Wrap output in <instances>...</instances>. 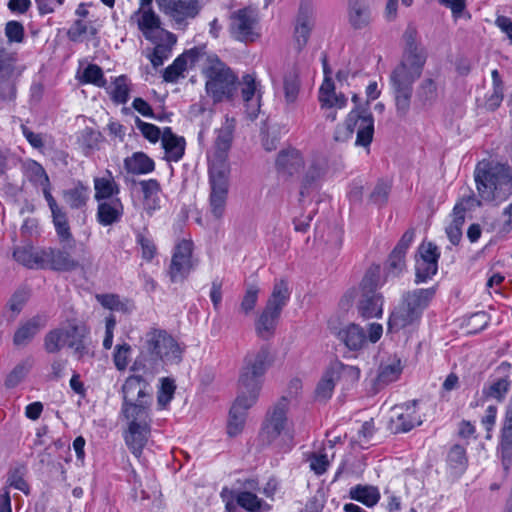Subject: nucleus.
<instances>
[{
    "label": "nucleus",
    "instance_id": "nucleus-1",
    "mask_svg": "<svg viewBox=\"0 0 512 512\" xmlns=\"http://www.w3.org/2000/svg\"><path fill=\"white\" fill-rule=\"evenodd\" d=\"M271 362L270 349L266 345L245 357V365L239 376L238 396L229 411L227 434L230 437L238 436L243 431L247 411L258 399L263 377Z\"/></svg>",
    "mask_w": 512,
    "mask_h": 512
},
{
    "label": "nucleus",
    "instance_id": "nucleus-2",
    "mask_svg": "<svg viewBox=\"0 0 512 512\" xmlns=\"http://www.w3.org/2000/svg\"><path fill=\"white\" fill-rule=\"evenodd\" d=\"M474 178L486 203L499 204L512 195V168L507 164L483 160L476 165Z\"/></svg>",
    "mask_w": 512,
    "mask_h": 512
},
{
    "label": "nucleus",
    "instance_id": "nucleus-3",
    "mask_svg": "<svg viewBox=\"0 0 512 512\" xmlns=\"http://www.w3.org/2000/svg\"><path fill=\"white\" fill-rule=\"evenodd\" d=\"M437 292V285L407 291L391 312L388 320V332H398L419 323L424 310L429 306Z\"/></svg>",
    "mask_w": 512,
    "mask_h": 512
},
{
    "label": "nucleus",
    "instance_id": "nucleus-4",
    "mask_svg": "<svg viewBox=\"0 0 512 512\" xmlns=\"http://www.w3.org/2000/svg\"><path fill=\"white\" fill-rule=\"evenodd\" d=\"M357 129L355 144L357 146L369 147L374 135V117L369 108V100L365 105H357L347 115L344 125H338L334 132V140L345 141L352 137Z\"/></svg>",
    "mask_w": 512,
    "mask_h": 512
},
{
    "label": "nucleus",
    "instance_id": "nucleus-5",
    "mask_svg": "<svg viewBox=\"0 0 512 512\" xmlns=\"http://www.w3.org/2000/svg\"><path fill=\"white\" fill-rule=\"evenodd\" d=\"M382 286L380 266H371L364 274L360 285L357 311L363 319L380 318L383 314V295L378 292Z\"/></svg>",
    "mask_w": 512,
    "mask_h": 512
},
{
    "label": "nucleus",
    "instance_id": "nucleus-6",
    "mask_svg": "<svg viewBox=\"0 0 512 512\" xmlns=\"http://www.w3.org/2000/svg\"><path fill=\"white\" fill-rule=\"evenodd\" d=\"M203 74L206 78L207 95L214 103L234 99L240 82L237 73L230 66H205Z\"/></svg>",
    "mask_w": 512,
    "mask_h": 512
},
{
    "label": "nucleus",
    "instance_id": "nucleus-7",
    "mask_svg": "<svg viewBox=\"0 0 512 512\" xmlns=\"http://www.w3.org/2000/svg\"><path fill=\"white\" fill-rule=\"evenodd\" d=\"M149 353L165 364H179L184 348L165 330L153 329L146 334Z\"/></svg>",
    "mask_w": 512,
    "mask_h": 512
},
{
    "label": "nucleus",
    "instance_id": "nucleus-8",
    "mask_svg": "<svg viewBox=\"0 0 512 512\" xmlns=\"http://www.w3.org/2000/svg\"><path fill=\"white\" fill-rule=\"evenodd\" d=\"M229 31L231 36L241 42H254L260 37L259 15L256 9L247 6L230 15Z\"/></svg>",
    "mask_w": 512,
    "mask_h": 512
},
{
    "label": "nucleus",
    "instance_id": "nucleus-9",
    "mask_svg": "<svg viewBox=\"0 0 512 512\" xmlns=\"http://www.w3.org/2000/svg\"><path fill=\"white\" fill-rule=\"evenodd\" d=\"M287 409V399L282 398L275 404L273 409L268 412L260 434L263 441L270 444L282 434L290 440L293 438L292 433L288 429Z\"/></svg>",
    "mask_w": 512,
    "mask_h": 512
},
{
    "label": "nucleus",
    "instance_id": "nucleus-10",
    "mask_svg": "<svg viewBox=\"0 0 512 512\" xmlns=\"http://www.w3.org/2000/svg\"><path fill=\"white\" fill-rule=\"evenodd\" d=\"M159 9L178 29L187 27L201 11L200 0H156Z\"/></svg>",
    "mask_w": 512,
    "mask_h": 512
},
{
    "label": "nucleus",
    "instance_id": "nucleus-11",
    "mask_svg": "<svg viewBox=\"0 0 512 512\" xmlns=\"http://www.w3.org/2000/svg\"><path fill=\"white\" fill-rule=\"evenodd\" d=\"M192 252L193 243L190 240L184 239L175 246L168 270L171 282H183L195 268Z\"/></svg>",
    "mask_w": 512,
    "mask_h": 512
},
{
    "label": "nucleus",
    "instance_id": "nucleus-12",
    "mask_svg": "<svg viewBox=\"0 0 512 512\" xmlns=\"http://www.w3.org/2000/svg\"><path fill=\"white\" fill-rule=\"evenodd\" d=\"M439 258L440 251L434 243H422L419 246L415 262L416 284L426 283L437 274Z\"/></svg>",
    "mask_w": 512,
    "mask_h": 512
},
{
    "label": "nucleus",
    "instance_id": "nucleus-13",
    "mask_svg": "<svg viewBox=\"0 0 512 512\" xmlns=\"http://www.w3.org/2000/svg\"><path fill=\"white\" fill-rule=\"evenodd\" d=\"M65 330L66 346L73 350L78 360L84 361L86 358L94 356L89 336L90 330L85 324L71 322Z\"/></svg>",
    "mask_w": 512,
    "mask_h": 512
},
{
    "label": "nucleus",
    "instance_id": "nucleus-14",
    "mask_svg": "<svg viewBox=\"0 0 512 512\" xmlns=\"http://www.w3.org/2000/svg\"><path fill=\"white\" fill-rule=\"evenodd\" d=\"M61 248H45V269L49 268L55 271H74L81 265L80 262L72 256L71 250L66 243H62Z\"/></svg>",
    "mask_w": 512,
    "mask_h": 512
},
{
    "label": "nucleus",
    "instance_id": "nucleus-15",
    "mask_svg": "<svg viewBox=\"0 0 512 512\" xmlns=\"http://www.w3.org/2000/svg\"><path fill=\"white\" fill-rule=\"evenodd\" d=\"M416 404L417 401L414 400L395 408V417L390 420V427L394 433H407L422 424L423 420L416 411Z\"/></svg>",
    "mask_w": 512,
    "mask_h": 512
},
{
    "label": "nucleus",
    "instance_id": "nucleus-16",
    "mask_svg": "<svg viewBox=\"0 0 512 512\" xmlns=\"http://www.w3.org/2000/svg\"><path fill=\"white\" fill-rule=\"evenodd\" d=\"M510 371L511 364L507 361L502 362L495 370L499 376L493 379L489 386L483 388V395L502 402L512 385Z\"/></svg>",
    "mask_w": 512,
    "mask_h": 512
},
{
    "label": "nucleus",
    "instance_id": "nucleus-17",
    "mask_svg": "<svg viewBox=\"0 0 512 512\" xmlns=\"http://www.w3.org/2000/svg\"><path fill=\"white\" fill-rule=\"evenodd\" d=\"M304 165L299 150L288 148L281 150L276 158V171L281 178L288 179L297 174Z\"/></svg>",
    "mask_w": 512,
    "mask_h": 512
},
{
    "label": "nucleus",
    "instance_id": "nucleus-18",
    "mask_svg": "<svg viewBox=\"0 0 512 512\" xmlns=\"http://www.w3.org/2000/svg\"><path fill=\"white\" fill-rule=\"evenodd\" d=\"M47 323L48 316L46 314H37L22 322L14 333L13 344L17 347L28 345L46 327Z\"/></svg>",
    "mask_w": 512,
    "mask_h": 512
},
{
    "label": "nucleus",
    "instance_id": "nucleus-19",
    "mask_svg": "<svg viewBox=\"0 0 512 512\" xmlns=\"http://www.w3.org/2000/svg\"><path fill=\"white\" fill-rule=\"evenodd\" d=\"M328 170V161L324 156H315L308 166L302 179L300 194L306 196L310 190L316 189L325 177Z\"/></svg>",
    "mask_w": 512,
    "mask_h": 512
},
{
    "label": "nucleus",
    "instance_id": "nucleus-20",
    "mask_svg": "<svg viewBox=\"0 0 512 512\" xmlns=\"http://www.w3.org/2000/svg\"><path fill=\"white\" fill-rule=\"evenodd\" d=\"M314 26L313 10L308 4H301L295 20L294 40L298 50L306 46Z\"/></svg>",
    "mask_w": 512,
    "mask_h": 512
},
{
    "label": "nucleus",
    "instance_id": "nucleus-21",
    "mask_svg": "<svg viewBox=\"0 0 512 512\" xmlns=\"http://www.w3.org/2000/svg\"><path fill=\"white\" fill-rule=\"evenodd\" d=\"M151 434V424L129 423L124 440L129 450L139 457Z\"/></svg>",
    "mask_w": 512,
    "mask_h": 512
},
{
    "label": "nucleus",
    "instance_id": "nucleus-22",
    "mask_svg": "<svg viewBox=\"0 0 512 512\" xmlns=\"http://www.w3.org/2000/svg\"><path fill=\"white\" fill-rule=\"evenodd\" d=\"M229 165L227 161H209L210 193L227 194L229 192Z\"/></svg>",
    "mask_w": 512,
    "mask_h": 512
},
{
    "label": "nucleus",
    "instance_id": "nucleus-23",
    "mask_svg": "<svg viewBox=\"0 0 512 512\" xmlns=\"http://www.w3.org/2000/svg\"><path fill=\"white\" fill-rule=\"evenodd\" d=\"M241 96L246 105L247 111L252 118H256L260 109V84L256 81L254 74H246L242 77Z\"/></svg>",
    "mask_w": 512,
    "mask_h": 512
},
{
    "label": "nucleus",
    "instance_id": "nucleus-24",
    "mask_svg": "<svg viewBox=\"0 0 512 512\" xmlns=\"http://www.w3.org/2000/svg\"><path fill=\"white\" fill-rule=\"evenodd\" d=\"M171 64H223L219 57L210 52L207 44L186 49Z\"/></svg>",
    "mask_w": 512,
    "mask_h": 512
},
{
    "label": "nucleus",
    "instance_id": "nucleus-25",
    "mask_svg": "<svg viewBox=\"0 0 512 512\" xmlns=\"http://www.w3.org/2000/svg\"><path fill=\"white\" fill-rule=\"evenodd\" d=\"M335 335L350 351H359L367 344V335L364 329L355 323L340 328Z\"/></svg>",
    "mask_w": 512,
    "mask_h": 512
},
{
    "label": "nucleus",
    "instance_id": "nucleus-26",
    "mask_svg": "<svg viewBox=\"0 0 512 512\" xmlns=\"http://www.w3.org/2000/svg\"><path fill=\"white\" fill-rule=\"evenodd\" d=\"M45 248L25 245L14 249L13 257L21 265L29 269H45Z\"/></svg>",
    "mask_w": 512,
    "mask_h": 512
},
{
    "label": "nucleus",
    "instance_id": "nucleus-27",
    "mask_svg": "<svg viewBox=\"0 0 512 512\" xmlns=\"http://www.w3.org/2000/svg\"><path fill=\"white\" fill-rule=\"evenodd\" d=\"M161 142L167 161L178 162L183 158L186 147L184 137L177 136L170 127H165L162 132Z\"/></svg>",
    "mask_w": 512,
    "mask_h": 512
},
{
    "label": "nucleus",
    "instance_id": "nucleus-28",
    "mask_svg": "<svg viewBox=\"0 0 512 512\" xmlns=\"http://www.w3.org/2000/svg\"><path fill=\"white\" fill-rule=\"evenodd\" d=\"M130 22L135 23L146 39L161 27L160 16L154 9L136 10L130 16Z\"/></svg>",
    "mask_w": 512,
    "mask_h": 512
},
{
    "label": "nucleus",
    "instance_id": "nucleus-29",
    "mask_svg": "<svg viewBox=\"0 0 512 512\" xmlns=\"http://www.w3.org/2000/svg\"><path fill=\"white\" fill-rule=\"evenodd\" d=\"M151 400L140 399L139 402L122 404L121 412L129 423L151 424Z\"/></svg>",
    "mask_w": 512,
    "mask_h": 512
},
{
    "label": "nucleus",
    "instance_id": "nucleus-30",
    "mask_svg": "<svg viewBox=\"0 0 512 512\" xmlns=\"http://www.w3.org/2000/svg\"><path fill=\"white\" fill-rule=\"evenodd\" d=\"M147 383L142 376H129L123 386V404L139 402L140 399L151 400V396L146 392Z\"/></svg>",
    "mask_w": 512,
    "mask_h": 512
},
{
    "label": "nucleus",
    "instance_id": "nucleus-31",
    "mask_svg": "<svg viewBox=\"0 0 512 512\" xmlns=\"http://www.w3.org/2000/svg\"><path fill=\"white\" fill-rule=\"evenodd\" d=\"M422 74V66H396L391 74L393 90L412 91V85Z\"/></svg>",
    "mask_w": 512,
    "mask_h": 512
},
{
    "label": "nucleus",
    "instance_id": "nucleus-32",
    "mask_svg": "<svg viewBox=\"0 0 512 512\" xmlns=\"http://www.w3.org/2000/svg\"><path fill=\"white\" fill-rule=\"evenodd\" d=\"M124 169L127 174L145 175L155 170V162L144 152H134L124 159Z\"/></svg>",
    "mask_w": 512,
    "mask_h": 512
},
{
    "label": "nucleus",
    "instance_id": "nucleus-33",
    "mask_svg": "<svg viewBox=\"0 0 512 512\" xmlns=\"http://www.w3.org/2000/svg\"><path fill=\"white\" fill-rule=\"evenodd\" d=\"M95 199L97 201L107 200L120 193V187L116 183L112 172L108 169L103 176L94 178Z\"/></svg>",
    "mask_w": 512,
    "mask_h": 512
},
{
    "label": "nucleus",
    "instance_id": "nucleus-34",
    "mask_svg": "<svg viewBox=\"0 0 512 512\" xmlns=\"http://www.w3.org/2000/svg\"><path fill=\"white\" fill-rule=\"evenodd\" d=\"M123 205L120 199L110 202H100L97 207V221L102 226H110L121 220Z\"/></svg>",
    "mask_w": 512,
    "mask_h": 512
},
{
    "label": "nucleus",
    "instance_id": "nucleus-35",
    "mask_svg": "<svg viewBox=\"0 0 512 512\" xmlns=\"http://www.w3.org/2000/svg\"><path fill=\"white\" fill-rule=\"evenodd\" d=\"M348 19L351 26L357 30L366 28L370 24L371 13L364 0H349Z\"/></svg>",
    "mask_w": 512,
    "mask_h": 512
},
{
    "label": "nucleus",
    "instance_id": "nucleus-36",
    "mask_svg": "<svg viewBox=\"0 0 512 512\" xmlns=\"http://www.w3.org/2000/svg\"><path fill=\"white\" fill-rule=\"evenodd\" d=\"M290 296L291 289L288 282L284 279L276 280L265 307L281 314L283 308L288 304Z\"/></svg>",
    "mask_w": 512,
    "mask_h": 512
},
{
    "label": "nucleus",
    "instance_id": "nucleus-37",
    "mask_svg": "<svg viewBox=\"0 0 512 512\" xmlns=\"http://www.w3.org/2000/svg\"><path fill=\"white\" fill-rule=\"evenodd\" d=\"M280 315V313L264 307L255 323L257 335L262 339L271 338L275 333L277 321Z\"/></svg>",
    "mask_w": 512,
    "mask_h": 512
},
{
    "label": "nucleus",
    "instance_id": "nucleus-38",
    "mask_svg": "<svg viewBox=\"0 0 512 512\" xmlns=\"http://www.w3.org/2000/svg\"><path fill=\"white\" fill-rule=\"evenodd\" d=\"M90 188L78 181L72 188L63 191V198L71 209H84L90 198Z\"/></svg>",
    "mask_w": 512,
    "mask_h": 512
},
{
    "label": "nucleus",
    "instance_id": "nucleus-39",
    "mask_svg": "<svg viewBox=\"0 0 512 512\" xmlns=\"http://www.w3.org/2000/svg\"><path fill=\"white\" fill-rule=\"evenodd\" d=\"M233 130V125L228 123L219 129L214 145L215 151L209 161H227V152L231 147Z\"/></svg>",
    "mask_w": 512,
    "mask_h": 512
},
{
    "label": "nucleus",
    "instance_id": "nucleus-40",
    "mask_svg": "<svg viewBox=\"0 0 512 512\" xmlns=\"http://www.w3.org/2000/svg\"><path fill=\"white\" fill-rule=\"evenodd\" d=\"M177 42L176 36L166 32L165 37L156 43L152 53L149 55L151 64H163L172 55V50Z\"/></svg>",
    "mask_w": 512,
    "mask_h": 512
},
{
    "label": "nucleus",
    "instance_id": "nucleus-41",
    "mask_svg": "<svg viewBox=\"0 0 512 512\" xmlns=\"http://www.w3.org/2000/svg\"><path fill=\"white\" fill-rule=\"evenodd\" d=\"M52 222L60 243H66L70 248H74L76 241L71 233L67 213L64 209L54 212Z\"/></svg>",
    "mask_w": 512,
    "mask_h": 512
},
{
    "label": "nucleus",
    "instance_id": "nucleus-42",
    "mask_svg": "<svg viewBox=\"0 0 512 512\" xmlns=\"http://www.w3.org/2000/svg\"><path fill=\"white\" fill-rule=\"evenodd\" d=\"M349 497L367 507H373L380 500V492L375 486L358 484L350 489Z\"/></svg>",
    "mask_w": 512,
    "mask_h": 512
},
{
    "label": "nucleus",
    "instance_id": "nucleus-43",
    "mask_svg": "<svg viewBox=\"0 0 512 512\" xmlns=\"http://www.w3.org/2000/svg\"><path fill=\"white\" fill-rule=\"evenodd\" d=\"M18 74L14 66H0V100L15 97V80Z\"/></svg>",
    "mask_w": 512,
    "mask_h": 512
},
{
    "label": "nucleus",
    "instance_id": "nucleus-44",
    "mask_svg": "<svg viewBox=\"0 0 512 512\" xmlns=\"http://www.w3.org/2000/svg\"><path fill=\"white\" fill-rule=\"evenodd\" d=\"M236 503L249 512H266L271 506L260 499L256 494L249 491H242L236 495Z\"/></svg>",
    "mask_w": 512,
    "mask_h": 512
},
{
    "label": "nucleus",
    "instance_id": "nucleus-45",
    "mask_svg": "<svg viewBox=\"0 0 512 512\" xmlns=\"http://www.w3.org/2000/svg\"><path fill=\"white\" fill-rule=\"evenodd\" d=\"M447 464L456 474H463L468 466L466 449L460 444H454L448 451Z\"/></svg>",
    "mask_w": 512,
    "mask_h": 512
},
{
    "label": "nucleus",
    "instance_id": "nucleus-46",
    "mask_svg": "<svg viewBox=\"0 0 512 512\" xmlns=\"http://www.w3.org/2000/svg\"><path fill=\"white\" fill-rule=\"evenodd\" d=\"M329 366L337 381L343 380L348 384H354L360 378V369L356 366L346 365L339 360L332 362Z\"/></svg>",
    "mask_w": 512,
    "mask_h": 512
},
{
    "label": "nucleus",
    "instance_id": "nucleus-47",
    "mask_svg": "<svg viewBox=\"0 0 512 512\" xmlns=\"http://www.w3.org/2000/svg\"><path fill=\"white\" fill-rule=\"evenodd\" d=\"M27 474V467L24 464H17L11 467L7 473V485L13 487L24 494H29L30 487L25 480Z\"/></svg>",
    "mask_w": 512,
    "mask_h": 512
},
{
    "label": "nucleus",
    "instance_id": "nucleus-48",
    "mask_svg": "<svg viewBox=\"0 0 512 512\" xmlns=\"http://www.w3.org/2000/svg\"><path fill=\"white\" fill-rule=\"evenodd\" d=\"M76 77L81 83L94 84L98 87H105L107 84L100 66L79 67Z\"/></svg>",
    "mask_w": 512,
    "mask_h": 512
},
{
    "label": "nucleus",
    "instance_id": "nucleus-49",
    "mask_svg": "<svg viewBox=\"0 0 512 512\" xmlns=\"http://www.w3.org/2000/svg\"><path fill=\"white\" fill-rule=\"evenodd\" d=\"M136 244L141 248L142 258L150 262L157 254V247L147 229L138 230L135 235Z\"/></svg>",
    "mask_w": 512,
    "mask_h": 512
},
{
    "label": "nucleus",
    "instance_id": "nucleus-50",
    "mask_svg": "<svg viewBox=\"0 0 512 512\" xmlns=\"http://www.w3.org/2000/svg\"><path fill=\"white\" fill-rule=\"evenodd\" d=\"M141 187L143 199L145 203L155 209L159 202V193L161 192V185L157 179L141 180L138 182Z\"/></svg>",
    "mask_w": 512,
    "mask_h": 512
},
{
    "label": "nucleus",
    "instance_id": "nucleus-51",
    "mask_svg": "<svg viewBox=\"0 0 512 512\" xmlns=\"http://www.w3.org/2000/svg\"><path fill=\"white\" fill-rule=\"evenodd\" d=\"M66 330L65 328H56L50 330L44 337V349L49 354L58 353L66 346Z\"/></svg>",
    "mask_w": 512,
    "mask_h": 512
},
{
    "label": "nucleus",
    "instance_id": "nucleus-52",
    "mask_svg": "<svg viewBox=\"0 0 512 512\" xmlns=\"http://www.w3.org/2000/svg\"><path fill=\"white\" fill-rule=\"evenodd\" d=\"M337 380L331 372L330 366L326 369L315 389V396L318 400H328L331 398Z\"/></svg>",
    "mask_w": 512,
    "mask_h": 512
},
{
    "label": "nucleus",
    "instance_id": "nucleus-53",
    "mask_svg": "<svg viewBox=\"0 0 512 512\" xmlns=\"http://www.w3.org/2000/svg\"><path fill=\"white\" fill-rule=\"evenodd\" d=\"M283 89L286 103L294 104L297 101L300 91L299 75L295 70L285 74L283 79Z\"/></svg>",
    "mask_w": 512,
    "mask_h": 512
},
{
    "label": "nucleus",
    "instance_id": "nucleus-54",
    "mask_svg": "<svg viewBox=\"0 0 512 512\" xmlns=\"http://www.w3.org/2000/svg\"><path fill=\"white\" fill-rule=\"evenodd\" d=\"M101 139V133L93 128L85 127L78 135V143L85 153L95 149Z\"/></svg>",
    "mask_w": 512,
    "mask_h": 512
},
{
    "label": "nucleus",
    "instance_id": "nucleus-55",
    "mask_svg": "<svg viewBox=\"0 0 512 512\" xmlns=\"http://www.w3.org/2000/svg\"><path fill=\"white\" fill-rule=\"evenodd\" d=\"M88 32H90L91 35L96 33L91 23L83 19H76L69 27L67 35L71 41L77 42L87 35Z\"/></svg>",
    "mask_w": 512,
    "mask_h": 512
},
{
    "label": "nucleus",
    "instance_id": "nucleus-56",
    "mask_svg": "<svg viewBox=\"0 0 512 512\" xmlns=\"http://www.w3.org/2000/svg\"><path fill=\"white\" fill-rule=\"evenodd\" d=\"M418 98L424 106H431L437 99V86L433 79H425L419 89Z\"/></svg>",
    "mask_w": 512,
    "mask_h": 512
},
{
    "label": "nucleus",
    "instance_id": "nucleus-57",
    "mask_svg": "<svg viewBox=\"0 0 512 512\" xmlns=\"http://www.w3.org/2000/svg\"><path fill=\"white\" fill-rule=\"evenodd\" d=\"M32 367V363L28 360L23 361L16 365L14 369L8 374L5 385L7 388L16 387L28 374Z\"/></svg>",
    "mask_w": 512,
    "mask_h": 512
},
{
    "label": "nucleus",
    "instance_id": "nucleus-58",
    "mask_svg": "<svg viewBox=\"0 0 512 512\" xmlns=\"http://www.w3.org/2000/svg\"><path fill=\"white\" fill-rule=\"evenodd\" d=\"M132 348L128 343L118 344L115 346L113 361L119 371H124L128 364Z\"/></svg>",
    "mask_w": 512,
    "mask_h": 512
},
{
    "label": "nucleus",
    "instance_id": "nucleus-59",
    "mask_svg": "<svg viewBox=\"0 0 512 512\" xmlns=\"http://www.w3.org/2000/svg\"><path fill=\"white\" fill-rule=\"evenodd\" d=\"M489 322V316L484 311L476 312L470 315L465 322L468 333L476 334L485 329Z\"/></svg>",
    "mask_w": 512,
    "mask_h": 512
},
{
    "label": "nucleus",
    "instance_id": "nucleus-60",
    "mask_svg": "<svg viewBox=\"0 0 512 512\" xmlns=\"http://www.w3.org/2000/svg\"><path fill=\"white\" fill-rule=\"evenodd\" d=\"M499 453L505 470L509 469L512 462V434L501 432Z\"/></svg>",
    "mask_w": 512,
    "mask_h": 512
},
{
    "label": "nucleus",
    "instance_id": "nucleus-61",
    "mask_svg": "<svg viewBox=\"0 0 512 512\" xmlns=\"http://www.w3.org/2000/svg\"><path fill=\"white\" fill-rule=\"evenodd\" d=\"M401 374L400 362L382 365L380 367L377 380L380 384H388L396 381Z\"/></svg>",
    "mask_w": 512,
    "mask_h": 512
},
{
    "label": "nucleus",
    "instance_id": "nucleus-62",
    "mask_svg": "<svg viewBox=\"0 0 512 512\" xmlns=\"http://www.w3.org/2000/svg\"><path fill=\"white\" fill-rule=\"evenodd\" d=\"M227 194L210 193L209 208L212 216L219 220L224 216L227 203Z\"/></svg>",
    "mask_w": 512,
    "mask_h": 512
},
{
    "label": "nucleus",
    "instance_id": "nucleus-63",
    "mask_svg": "<svg viewBox=\"0 0 512 512\" xmlns=\"http://www.w3.org/2000/svg\"><path fill=\"white\" fill-rule=\"evenodd\" d=\"M112 99L118 104H125L129 100V87L126 76L121 75L115 79Z\"/></svg>",
    "mask_w": 512,
    "mask_h": 512
},
{
    "label": "nucleus",
    "instance_id": "nucleus-64",
    "mask_svg": "<svg viewBox=\"0 0 512 512\" xmlns=\"http://www.w3.org/2000/svg\"><path fill=\"white\" fill-rule=\"evenodd\" d=\"M391 185L388 182L380 180L375 185L370 194V201L378 206H383L388 201Z\"/></svg>",
    "mask_w": 512,
    "mask_h": 512
}]
</instances>
